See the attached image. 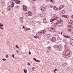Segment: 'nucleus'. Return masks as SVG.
I'll use <instances>...</instances> for the list:
<instances>
[{
    "mask_svg": "<svg viewBox=\"0 0 73 73\" xmlns=\"http://www.w3.org/2000/svg\"><path fill=\"white\" fill-rule=\"evenodd\" d=\"M68 32H70V31H72V29H68Z\"/></svg>",
    "mask_w": 73,
    "mask_h": 73,
    "instance_id": "33",
    "label": "nucleus"
},
{
    "mask_svg": "<svg viewBox=\"0 0 73 73\" xmlns=\"http://www.w3.org/2000/svg\"><path fill=\"white\" fill-rule=\"evenodd\" d=\"M61 35H62V32H61Z\"/></svg>",
    "mask_w": 73,
    "mask_h": 73,
    "instance_id": "53",
    "label": "nucleus"
},
{
    "mask_svg": "<svg viewBox=\"0 0 73 73\" xmlns=\"http://www.w3.org/2000/svg\"><path fill=\"white\" fill-rule=\"evenodd\" d=\"M43 21L44 23H46V19H43Z\"/></svg>",
    "mask_w": 73,
    "mask_h": 73,
    "instance_id": "22",
    "label": "nucleus"
},
{
    "mask_svg": "<svg viewBox=\"0 0 73 73\" xmlns=\"http://www.w3.org/2000/svg\"><path fill=\"white\" fill-rule=\"evenodd\" d=\"M14 56H15V55L14 54H13L12 55V57H13V58H14Z\"/></svg>",
    "mask_w": 73,
    "mask_h": 73,
    "instance_id": "35",
    "label": "nucleus"
},
{
    "mask_svg": "<svg viewBox=\"0 0 73 73\" xmlns=\"http://www.w3.org/2000/svg\"><path fill=\"white\" fill-rule=\"evenodd\" d=\"M16 52H17V53H19V51L17 50H16Z\"/></svg>",
    "mask_w": 73,
    "mask_h": 73,
    "instance_id": "45",
    "label": "nucleus"
},
{
    "mask_svg": "<svg viewBox=\"0 0 73 73\" xmlns=\"http://www.w3.org/2000/svg\"><path fill=\"white\" fill-rule=\"evenodd\" d=\"M25 28V26H24L23 28V29H24Z\"/></svg>",
    "mask_w": 73,
    "mask_h": 73,
    "instance_id": "48",
    "label": "nucleus"
},
{
    "mask_svg": "<svg viewBox=\"0 0 73 73\" xmlns=\"http://www.w3.org/2000/svg\"><path fill=\"white\" fill-rule=\"evenodd\" d=\"M68 27L69 28H73V27L71 25H68Z\"/></svg>",
    "mask_w": 73,
    "mask_h": 73,
    "instance_id": "18",
    "label": "nucleus"
},
{
    "mask_svg": "<svg viewBox=\"0 0 73 73\" xmlns=\"http://www.w3.org/2000/svg\"><path fill=\"white\" fill-rule=\"evenodd\" d=\"M13 1H15V3H16V4H20V1L17 0H11Z\"/></svg>",
    "mask_w": 73,
    "mask_h": 73,
    "instance_id": "6",
    "label": "nucleus"
},
{
    "mask_svg": "<svg viewBox=\"0 0 73 73\" xmlns=\"http://www.w3.org/2000/svg\"><path fill=\"white\" fill-rule=\"evenodd\" d=\"M46 1H48V0H46Z\"/></svg>",
    "mask_w": 73,
    "mask_h": 73,
    "instance_id": "56",
    "label": "nucleus"
},
{
    "mask_svg": "<svg viewBox=\"0 0 73 73\" xmlns=\"http://www.w3.org/2000/svg\"><path fill=\"white\" fill-rule=\"evenodd\" d=\"M34 37L36 39L38 38V39H40L41 38V37Z\"/></svg>",
    "mask_w": 73,
    "mask_h": 73,
    "instance_id": "20",
    "label": "nucleus"
},
{
    "mask_svg": "<svg viewBox=\"0 0 73 73\" xmlns=\"http://www.w3.org/2000/svg\"><path fill=\"white\" fill-rule=\"evenodd\" d=\"M0 26H1V27H3V25L1 23H0Z\"/></svg>",
    "mask_w": 73,
    "mask_h": 73,
    "instance_id": "34",
    "label": "nucleus"
},
{
    "mask_svg": "<svg viewBox=\"0 0 73 73\" xmlns=\"http://www.w3.org/2000/svg\"><path fill=\"white\" fill-rule=\"evenodd\" d=\"M53 0H50V1H52Z\"/></svg>",
    "mask_w": 73,
    "mask_h": 73,
    "instance_id": "55",
    "label": "nucleus"
},
{
    "mask_svg": "<svg viewBox=\"0 0 73 73\" xmlns=\"http://www.w3.org/2000/svg\"><path fill=\"white\" fill-rule=\"evenodd\" d=\"M65 12V11L63 10L62 11V13H64Z\"/></svg>",
    "mask_w": 73,
    "mask_h": 73,
    "instance_id": "31",
    "label": "nucleus"
},
{
    "mask_svg": "<svg viewBox=\"0 0 73 73\" xmlns=\"http://www.w3.org/2000/svg\"><path fill=\"white\" fill-rule=\"evenodd\" d=\"M29 66V65H30V64L29 63H28L27 64Z\"/></svg>",
    "mask_w": 73,
    "mask_h": 73,
    "instance_id": "42",
    "label": "nucleus"
},
{
    "mask_svg": "<svg viewBox=\"0 0 73 73\" xmlns=\"http://www.w3.org/2000/svg\"><path fill=\"white\" fill-rule=\"evenodd\" d=\"M30 28H26V29L27 30H30Z\"/></svg>",
    "mask_w": 73,
    "mask_h": 73,
    "instance_id": "26",
    "label": "nucleus"
},
{
    "mask_svg": "<svg viewBox=\"0 0 73 73\" xmlns=\"http://www.w3.org/2000/svg\"><path fill=\"white\" fill-rule=\"evenodd\" d=\"M23 8H27V6H25V5H23Z\"/></svg>",
    "mask_w": 73,
    "mask_h": 73,
    "instance_id": "25",
    "label": "nucleus"
},
{
    "mask_svg": "<svg viewBox=\"0 0 73 73\" xmlns=\"http://www.w3.org/2000/svg\"><path fill=\"white\" fill-rule=\"evenodd\" d=\"M15 46L17 48V49H19V47H18V46H17V45H16Z\"/></svg>",
    "mask_w": 73,
    "mask_h": 73,
    "instance_id": "28",
    "label": "nucleus"
},
{
    "mask_svg": "<svg viewBox=\"0 0 73 73\" xmlns=\"http://www.w3.org/2000/svg\"><path fill=\"white\" fill-rule=\"evenodd\" d=\"M58 46L55 45L54 46V48H57V47Z\"/></svg>",
    "mask_w": 73,
    "mask_h": 73,
    "instance_id": "24",
    "label": "nucleus"
},
{
    "mask_svg": "<svg viewBox=\"0 0 73 73\" xmlns=\"http://www.w3.org/2000/svg\"><path fill=\"white\" fill-rule=\"evenodd\" d=\"M34 60H35V61H36H36H37V60H36V58H34Z\"/></svg>",
    "mask_w": 73,
    "mask_h": 73,
    "instance_id": "38",
    "label": "nucleus"
},
{
    "mask_svg": "<svg viewBox=\"0 0 73 73\" xmlns=\"http://www.w3.org/2000/svg\"><path fill=\"white\" fill-rule=\"evenodd\" d=\"M51 30L52 31V32H56V29H53V28L51 29Z\"/></svg>",
    "mask_w": 73,
    "mask_h": 73,
    "instance_id": "14",
    "label": "nucleus"
},
{
    "mask_svg": "<svg viewBox=\"0 0 73 73\" xmlns=\"http://www.w3.org/2000/svg\"><path fill=\"white\" fill-rule=\"evenodd\" d=\"M71 17H72V19H73V15H72V16H71Z\"/></svg>",
    "mask_w": 73,
    "mask_h": 73,
    "instance_id": "49",
    "label": "nucleus"
},
{
    "mask_svg": "<svg viewBox=\"0 0 73 73\" xmlns=\"http://www.w3.org/2000/svg\"><path fill=\"white\" fill-rule=\"evenodd\" d=\"M36 62H40V61L39 60H36Z\"/></svg>",
    "mask_w": 73,
    "mask_h": 73,
    "instance_id": "36",
    "label": "nucleus"
},
{
    "mask_svg": "<svg viewBox=\"0 0 73 73\" xmlns=\"http://www.w3.org/2000/svg\"><path fill=\"white\" fill-rule=\"evenodd\" d=\"M14 49H15V47H14Z\"/></svg>",
    "mask_w": 73,
    "mask_h": 73,
    "instance_id": "60",
    "label": "nucleus"
},
{
    "mask_svg": "<svg viewBox=\"0 0 73 73\" xmlns=\"http://www.w3.org/2000/svg\"><path fill=\"white\" fill-rule=\"evenodd\" d=\"M51 40L52 41L54 42V41H55V40H56V38H55L54 37H53L51 38Z\"/></svg>",
    "mask_w": 73,
    "mask_h": 73,
    "instance_id": "11",
    "label": "nucleus"
},
{
    "mask_svg": "<svg viewBox=\"0 0 73 73\" xmlns=\"http://www.w3.org/2000/svg\"><path fill=\"white\" fill-rule=\"evenodd\" d=\"M37 36L38 37H39V36H38V35H36V36H35V37H37Z\"/></svg>",
    "mask_w": 73,
    "mask_h": 73,
    "instance_id": "47",
    "label": "nucleus"
},
{
    "mask_svg": "<svg viewBox=\"0 0 73 73\" xmlns=\"http://www.w3.org/2000/svg\"><path fill=\"white\" fill-rule=\"evenodd\" d=\"M27 8H23V9L24 10V11H27Z\"/></svg>",
    "mask_w": 73,
    "mask_h": 73,
    "instance_id": "23",
    "label": "nucleus"
},
{
    "mask_svg": "<svg viewBox=\"0 0 73 73\" xmlns=\"http://www.w3.org/2000/svg\"><path fill=\"white\" fill-rule=\"evenodd\" d=\"M32 69H33H33H34V68H33Z\"/></svg>",
    "mask_w": 73,
    "mask_h": 73,
    "instance_id": "54",
    "label": "nucleus"
},
{
    "mask_svg": "<svg viewBox=\"0 0 73 73\" xmlns=\"http://www.w3.org/2000/svg\"><path fill=\"white\" fill-rule=\"evenodd\" d=\"M48 6L49 7H50V8H52V7H53V6H52V5H49Z\"/></svg>",
    "mask_w": 73,
    "mask_h": 73,
    "instance_id": "27",
    "label": "nucleus"
},
{
    "mask_svg": "<svg viewBox=\"0 0 73 73\" xmlns=\"http://www.w3.org/2000/svg\"><path fill=\"white\" fill-rule=\"evenodd\" d=\"M25 16H27V13H25Z\"/></svg>",
    "mask_w": 73,
    "mask_h": 73,
    "instance_id": "50",
    "label": "nucleus"
},
{
    "mask_svg": "<svg viewBox=\"0 0 73 73\" xmlns=\"http://www.w3.org/2000/svg\"><path fill=\"white\" fill-rule=\"evenodd\" d=\"M6 58H8V55H6Z\"/></svg>",
    "mask_w": 73,
    "mask_h": 73,
    "instance_id": "39",
    "label": "nucleus"
},
{
    "mask_svg": "<svg viewBox=\"0 0 73 73\" xmlns=\"http://www.w3.org/2000/svg\"><path fill=\"white\" fill-rule=\"evenodd\" d=\"M48 49L50 50H51V48H50V46L48 47Z\"/></svg>",
    "mask_w": 73,
    "mask_h": 73,
    "instance_id": "29",
    "label": "nucleus"
},
{
    "mask_svg": "<svg viewBox=\"0 0 73 73\" xmlns=\"http://www.w3.org/2000/svg\"><path fill=\"white\" fill-rule=\"evenodd\" d=\"M63 17H65L66 19H68V17L67 16H66L64 15H63Z\"/></svg>",
    "mask_w": 73,
    "mask_h": 73,
    "instance_id": "17",
    "label": "nucleus"
},
{
    "mask_svg": "<svg viewBox=\"0 0 73 73\" xmlns=\"http://www.w3.org/2000/svg\"><path fill=\"white\" fill-rule=\"evenodd\" d=\"M52 28H49L48 29L49 31H52Z\"/></svg>",
    "mask_w": 73,
    "mask_h": 73,
    "instance_id": "32",
    "label": "nucleus"
},
{
    "mask_svg": "<svg viewBox=\"0 0 73 73\" xmlns=\"http://www.w3.org/2000/svg\"><path fill=\"white\" fill-rule=\"evenodd\" d=\"M2 14H3V15H4V14H3V13H2Z\"/></svg>",
    "mask_w": 73,
    "mask_h": 73,
    "instance_id": "58",
    "label": "nucleus"
},
{
    "mask_svg": "<svg viewBox=\"0 0 73 73\" xmlns=\"http://www.w3.org/2000/svg\"><path fill=\"white\" fill-rule=\"evenodd\" d=\"M33 9H36V8L35 7H33Z\"/></svg>",
    "mask_w": 73,
    "mask_h": 73,
    "instance_id": "46",
    "label": "nucleus"
},
{
    "mask_svg": "<svg viewBox=\"0 0 73 73\" xmlns=\"http://www.w3.org/2000/svg\"><path fill=\"white\" fill-rule=\"evenodd\" d=\"M63 36H64V37H70L69 36H68V35L66 34H63Z\"/></svg>",
    "mask_w": 73,
    "mask_h": 73,
    "instance_id": "15",
    "label": "nucleus"
},
{
    "mask_svg": "<svg viewBox=\"0 0 73 73\" xmlns=\"http://www.w3.org/2000/svg\"><path fill=\"white\" fill-rule=\"evenodd\" d=\"M2 60L3 61H5V59H3Z\"/></svg>",
    "mask_w": 73,
    "mask_h": 73,
    "instance_id": "44",
    "label": "nucleus"
},
{
    "mask_svg": "<svg viewBox=\"0 0 73 73\" xmlns=\"http://www.w3.org/2000/svg\"><path fill=\"white\" fill-rule=\"evenodd\" d=\"M16 8H17V7H17V6H16Z\"/></svg>",
    "mask_w": 73,
    "mask_h": 73,
    "instance_id": "52",
    "label": "nucleus"
},
{
    "mask_svg": "<svg viewBox=\"0 0 73 73\" xmlns=\"http://www.w3.org/2000/svg\"><path fill=\"white\" fill-rule=\"evenodd\" d=\"M0 28H1V29H4L2 27H1V26L0 27Z\"/></svg>",
    "mask_w": 73,
    "mask_h": 73,
    "instance_id": "41",
    "label": "nucleus"
},
{
    "mask_svg": "<svg viewBox=\"0 0 73 73\" xmlns=\"http://www.w3.org/2000/svg\"><path fill=\"white\" fill-rule=\"evenodd\" d=\"M47 8L46 6L45 5H43L40 7V10H41L42 12H44L45 11V9H46Z\"/></svg>",
    "mask_w": 73,
    "mask_h": 73,
    "instance_id": "3",
    "label": "nucleus"
},
{
    "mask_svg": "<svg viewBox=\"0 0 73 73\" xmlns=\"http://www.w3.org/2000/svg\"><path fill=\"white\" fill-rule=\"evenodd\" d=\"M64 48L66 50H64L62 54V55L65 58H68L70 57L72 55L70 52H69V50H68V46H67V45L66 44L64 45Z\"/></svg>",
    "mask_w": 73,
    "mask_h": 73,
    "instance_id": "1",
    "label": "nucleus"
},
{
    "mask_svg": "<svg viewBox=\"0 0 73 73\" xmlns=\"http://www.w3.org/2000/svg\"><path fill=\"white\" fill-rule=\"evenodd\" d=\"M11 6H9V7H8L7 8V11H9V12L10 11H11Z\"/></svg>",
    "mask_w": 73,
    "mask_h": 73,
    "instance_id": "7",
    "label": "nucleus"
},
{
    "mask_svg": "<svg viewBox=\"0 0 73 73\" xmlns=\"http://www.w3.org/2000/svg\"><path fill=\"white\" fill-rule=\"evenodd\" d=\"M3 3L2 4V6L3 7L4 6V5H5V3L4 2H2Z\"/></svg>",
    "mask_w": 73,
    "mask_h": 73,
    "instance_id": "21",
    "label": "nucleus"
},
{
    "mask_svg": "<svg viewBox=\"0 0 73 73\" xmlns=\"http://www.w3.org/2000/svg\"><path fill=\"white\" fill-rule=\"evenodd\" d=\"M72 46H73V45L72 44Z\"/></svg>",
    "mask_w": 73,
    "mask_h": 73,
    "instance_id": "57",
    "label": "nucleus"
},
{
    "mask_svg": "<svg viewBox=\"0 0 73 73\" xmlns=\"http://www.w3.org/2000/svg\"><path fill=\"white\" fill-rule=\"evenodd\" d=\"M48 36L49 37H50V34H48Z\"/></svg>",
    "mask_w": 73,
    "mask_h": 73,
    "instance_id": "40",
    "label": "nucleus"
},
{
    "mask_svg": "<svg viewBox=\"0 0 73 73\" xmlns=\"http://www.w3.org/2000/svg\"><path fill=\"white\" fill-rule=\"evenodd\" d=\"M56 20V21H57L58 22L55 23V24L58 27H60V26H61V23L59 22V21H60L61 19L60 18H58V17H56V18L52 19L50 20V22H52V21L54 20Z\"/></svg>",
    "mask_w": 73,
    "mask_h": 73,
    "instance_id": "2",
    "label": "nucleus"
},
{
    "mask_svg": "<svg viewBox=\"0 0 73 73\" xmlns=\"http://www.w3.org/2000/svg\"><path fill=\"white\" fill-rule=\"evenodd\" d=\"M23 18L21 17L20 18V22L21 23H22L23 22Z\"/></svg>",
    "mask_w": 73,
    "mask_h": 73,
    "instance_id": "8",
    "label": "nucleus"
},
{
    "mask_svg": "<svg viewBox=\"0 0 73 73\" xmlns=\"http://www.w3.org/2000/svg\"><path fill=\"white\" fill-rule=\"evenodd\" d=\"M63 46H60L58 45L57 47V49L59 51H61L62 49V47Z\"/></svg>",
    "mask_w": 73,
    "mask_h": 73,
    "instance_id": "5",
    "label": "nucleus"
},
{
    "mask_svg": "<svg viewBox=\"0 0 73 73\" xmlns=\"http://www.w3.org/2000/svg\"><path fill=\"white\" fill-rule=\"evenodd\" d=\"M57 69H55L54 70V73H56V72H56V71H57Z\"/></svg>",
    "mask_w": 73,
    "mask_h": 73,
    "instance_id": "30",
    "label": "nucleus"
},
{
    "mask_svg": "<svg viewBox=\"0 0 73 73\" xmlns=\"http://www.w3.org/2000/svg\"><path fill=\"white\" fill-rule=\"evenodd\" d=\"M33 1H36V0H33Z\"/></svg>",
    "mask_w": 73,
    "mask_h": 73,
    "instance_id": "51",
    "label": "nucleus"
},
{
    "mask_svg": "<svg viewBox=\"0 0 73 73\" xmlns=\"http://www.w3.org/2000/svg\"><path fill=\"white\" fill-rule=\"evenodd\" d=\"M62 65L63 66H65L66 65V64L65 63H64L62 64Z\"/></svg>",
    "mask_w": 73,
    "mask_h": 73,
    "instance_id": "19",
    "label": "nucleus"
},
{
    "mask_svg": "<svg viewBox=\"0 0 73 73\" xmlns=\"http://www.w3.org/2000/svg\"><path fill=\"white\" fill-rule=\"evenodd\" d=\"M45 33H46V30H45L41 31L40 32H38L39 34L42 36L44 35Z\"/></svg>",
    "mask_w": 73,
    "mask_h": 73,
    "instance_id": "4",
    "label": "nucleus"
},
{
    "mask_svg": "<svg viewBox=\"0 0 73 73\" xmlns=\"http://www.w3.org/2000/svg\"><path fill=\"white\" fill-rule=\"evenodd\" d=\"M24 71L25 72V73H26V72H27V70H24Z\"/></svg>",
    "mask_w": 73,
    "mask_h": 73,
    "instance_id": "37",
    "label": "nucleus"
},
{
    "mask_svg": "<svg viewBox=\"0 0 73 73\" xmlns=\"http://www.w3.org/2000/svg\"><path fill=\"white\" fill-rule=\"evenodd\" d=\"M64 7L65 6L64 5H63L62 6H60L59 8V10H61V9H62V8H64Z\"/></svg>",
    "mask_w": 73,
    "mask_h": 73,
    "instance_id": "9",
    "label": "nucleus"
},
{
    "mask_svg": "<svg viewBox=\"0 0 73 73\" xmlns=\"http://www.w3.org/2000/svg\"><path fill=\"white\" fill-rule=\"evenodd\" d=\"M15 5V3L12 2L11 3V7H12V8H13L14 7V5Z\"/></svg>",
    "mask_w": 73,
    "mask_h": 73,
    "instance_id": "10",
    "label": "nucleus"
},
{
    "mask_svg": "<svg viewBox=\"0 0 73 73\" xmlns=\"http://www.w3.org/2000/svg\"><path fill=\"white\" fill-rule=\"evenodd\" d=\"M69 38H70V37H69Z\"/></svg>",
    "mask_w": 73,
    "mask_h": 73,
    "instance_id": "61",
    "label": "nucleus"
},
{
    "mask_svg": "<svg viewBox=\"0 0 73 73\" xmlns=\"http://www.w3.org/2000/svg\"><path fill=\"white\" fill-rule=\"evenodd\" d=\"M53 9L55 11H57V10H58V9L57 7H56V6L53 7Z\"/></svg>",
    "mask_w": 73,
    "mask_h": 73,
    "instance_id": "13",
    "label": "nucleus"
},
{
    "mask_svg": "<svg viewBox=\"0 0 73 73\" xmlns=\"http://www.w3.org/2000/svg\"><path fill=\"white\" fill-rule=\"evenodd\" d=\"M29 54H31V52H29Z\"/></svg>",
    "mask_w": 73,
    "mask_h": 73,
    "instance_id": "43",
    "label": "nucleus"
},
{
    "mask_svg": "<svg viewBox=\"0 0 73 73\" xmlns=\"http://www.w3.org/2000/svg\"><path fill=\"white\" fill-rule=\"evenodd\" d=\"M68 21L70 23V24H72V25H73V22L72 20H68Z\"/></svg>",
    "mask_w": 73,
    "mask_h": 73,
    "instance_id": "12",
    "label": "nucleus"
},
{
    "mask_svg": "<svg viewBox=\"0 0 73 73\" xmlns=\"http://www.w3.org/2000/svg\"><path fill=\"white\" fill-rule=\"evenodd\" d=\"M22 27H23V25H21Z\"/></svg>",
    "mask_w": 73,
    "mask_h": 73,
    "instance_id": "59",
    "label": "nucleus"
},
{
    "mask_svg": "<svg viewBox=\"0 0 73 73\" xmlns=\"http://www.w3.org/2000/svg\"><path fill=\"white\" fill-rule=\"evenodd\" d=\"M29 13V14H28V15L29 16H31L32 15V13L31 12H28Z\"/></svg>",
    "mask_w": 73,
    "mask_h": 73,
    "instance_id": "16",
    "label": "nucleus"
}]
</instances>
